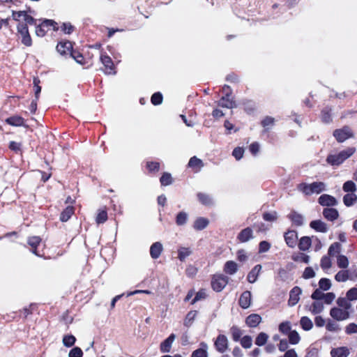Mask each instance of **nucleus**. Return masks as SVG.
<instances>
[{"label":"nucleus","instance_id":"1","mask_svg":"<svg viewBox=\"0 0 357 357\" xmlns=\"http://www.w3.org/2000/svg\"><path fill=\"white\" fill-rule=\"evenodd\" d=\"M355 152V147H347L337 154H329L326 158V162L332 166H339L353 155Z\"/></svg>","mask_w":357,"mask_h":357},{"label":"nucleus","instance_id":"2","mask_svg":"<svg viewBox=\"0 0 357 357\" xmlns=\"http://www.w3.org/2000/svg\"><path fill=\"white\" fill-rule=\"evenodd\" d=\"M298 190L305 195H311L314 193L319 194L326 190V185L321 181H316L310 184L301 183L298 185Z\"/></svg>","mask_w":357,"mask_h":357},{"label":"nucleus","instance_id":"3","mask_svg":"<svg viewBox=\"0 0 357 357\" xmlns=\"http://www.w3.org/2000/svg\"><path fill=\"white\" fill-rule=\"evenodd\" d=\"M59 29V24L53 20L45 19L41 21L39 24L36 26V34L38 37H43L50 30L54 31Z\"/></svg>","mask_w":357,"mask_h":357},{"label":"nucleus","instance_id":"4","mask_svg":"<svg viewBox=\"0 0 357 357\" xmlns=\"http://www.w3.org/2000/svg\"><path fill=\"white\" fill-rule=\"evenodd\" d=\"M27 244L30 247L29 250L33 254L38 257L45 258L43 250H40V247L42 245V238L40 236H29L27 238Z\"/></svg>","mask_w":357,"mask_h":357},{"label":"nucleus","instance_id":"5","mask_svg":"<svg viewBox=\"0 0 357 357\" xmlns=\"http://www.w3.org/2000/svg\"><path fill=\"white\" fill-rule=\"evenodd\" d=\"M228 282L227 276L223 274H215L212 276L211 284L215 291L220 292L226 287Z\"/></svg>","mask_w":357,"mask_h":357},{"label":"nucleus","instance_id":"6","mask_svg":"<svg viewBox=\"0 0 357 357\" xmlns=\"http://www.w3.org/2000/svg\"><path fill=\"white\" fill-rule=\"evenodd\" d=\"M17 33L21 36L22 43L26 47L31 46L32 39L29 31L28 26L20 22L17 25Z\"/></svg>","mask_w":357,"mask_h":357},{"label":"nucleus","instance_id":"7","mask_svg":"<svg viewBox=\"0 0 357 357\" xmlns=\"http://www.w3.org/2000/svg\"><path fill=\"white\" fill-rule=\"evenodd\" d=\"M333 136L338 142H343L353 137L354 133L349 126H345L342 128L335 130L333 131Z\"/></svg>","mask_w":357,"mask_h":357},{"label":"nucleus","instance_id":"8","mask_svg":"<svg viewBox=\"0 0 357 357\" xmlns=\"http://www.w3.org/2000/svg\"><path fill=\"white\" fill-rule=\"evenodd\" d=\"M23 17V20L24 21L23 22V24H26V26H28V24H30V25H35L36 26V25H37L36 19L33 18L31 15H29L27 11H26V10H22H22H20V11L13 10L12 17L15 21L20 22V17Z\"/></svg>","mask_w":357,"mask_h":357},{"label":"nucleus","instance_id":"9","mask_svg":"<svg viewBox=\"0 0 357 357\" xmlns=\"http://www.w3.org/2000/svg\"><path fill=\"white\" fill-rule=\"evenodd\" d=\"M100 61L104 66V72L107 75H115L116 73L114 62L111 57L106 53L101 54Z\"/></svg>","mask_w":357,"mask_h":357},{"label":"nucleus","instance_id":"10","mask_svg":"<svg viewBox=\"0 0 357 357\" xmlns=\"http://www.w3.org/2000/svg\"><path fill=\"white\" fill-rule=\"evenodd\" d=\"M331 317L337 321H344L350 317L349 310L342 309L337 307H333L330 310Z\"/></svg>","mask_w":357,"mask_h":357},{"label":"nucleus","instance_id":"11","mask_svg":"<svg viewBox=\"0 0 357 357\" xmlns=\"http://www.w3.org/2000/svg\"><path fill=\"white\" fill-rule=\"evenodd\" d=\"M56 49L61 56H70L74 50L73 43L67 40H61L58 43Z\"/></svg>","mask_w":357,"mask_h":357},{"label":"nucleus","instance_id":"12","mask_svg":"<svg viewBox=\"0 0 357 357\" xmlns=\"http://www.w3.org/2000/svg\"><path fill=\"white\" fill-rule=\"evenodd\" d=\"M214 346L218 352L224 353L228 349V340L226 335H218L214 342Z\"/></svg>","mask_w":357,"mask_h":357},{"label":"nucleus","instance_id":"13","mask_svg":"<svg viewBox=\"0 0 357 357\" xmlns=\"http://www.w3.org/2000/svg\"><path fill=\"white\" fill-rule=\"evenodd\" d=\"M284 238L286 244L291 248H294L298 241V234L295 230H287L284 234Z\"/></svg>","mask_w":357,"mask_h":357},{"label":"nucleus","instance_id":"14","mask_svg":"<svg viewBox=\"0 0 357 357\" xmlns=\"http://www.w3.org/2000/svg\"><path fill=\"white\" fill-rule=\"evenodd\" d=\"M318 202L323 206L332 207L337 204V199L332 195L324 194L318 199Z\"/></svg>","mask_w":357,"mask_h":357},{"label":"nucleus","instance_id":"15","mask_svg":"<svg viewBox=\"0 0 357 357\" xmlns=\"http://www.w3.org/2000/svg\"><path fill=\"white\" fill-rule=\"evenodd\" d=\"M302 293L301 289L296 286L291 289L289 292V298L288 300V305L289 306H294L300 300V295Z\"/></svg>","mask_w":357,"mask_h":357},{"label":"nucleus","instance_id":"16","mask_svg":"<svg viewBox=\"0 0 357 357\" xmlns=\"http://www.w3.org/2000/svg\"><path fill=\"white\" fill-rule=\"evenodd\" d=\"M253 238L252 229L248 227L238 233L236 238L240 243H246Z\"/></svg>","mask_w":357,"mask_h":357},{"label":"nucleus","instance_id":"17","mask_svg":"<svg viewBox=\"0 0 357 357\" xmlns=\"http://www.w3.org/2000/svg\"><path fill=\"white\" fill-rule=\"evenodd\" d=\"M238 304L243 309H247L251 304V292L250 291H243L240 296Z\"/></svg>","mask_w":357,"mask_h":357},{"label":"nucleus","instance_id":"18","mask_svg":"<svg viewBox=\"0 0 357 357\" xmlns=\"http://www.w3.org/2000/svg\"><path fill=\"white\" fill-rule=\"evenodd\" d=\"M5 122L12 126H25V120L23 117L18 115H13L6 119ZM27 127V126H26Z\"/></svg>","mask_w":357,"mask_h":357},{"label":"nucleus","instance_id":"19","mask_svg":"<svg viewBox=\"0 0 357 357\" xmlns=\"http://www.w3.org/2000/svg\"><path fill=\"white\" fill-rule=\"evenodd\" d=\"M287 218L292 222V224L296 227H300L303 224V215L296 211H291L287 215Z\"/></svg>","mask_w":357,"mask_h":357},{"label":"nucleus","instance_id":"20","mask_svg":"<svg viewBox=\"0 0 357 357\" xmlns=\"http://www.w3.org/2000/svg\"><path fill=\"white\" fill-rule=\"evenodd\" d=\"M35 312H38V305L36 303H31L28 307L20 310L19 313L20 317L23 319H26L29 315L33 314Z\"/></svg>","mask_w":357,"mask_h":357},{"label":"nucleus","instance_id":"21","mask_svg":"<svg viewBox=\"0 0 357 357\" xmlns=\"http://www.w3.org/2000/svg\"><path fill=\"white\" fill-rule=\"evenodd\" d=\"M75 208L73 206H66L60 213L59 220L62 222H66L70 220L75 213Z\"/></svg>","mask_w":357,"mask_h":357},{"label":"nucleus","instance_id":"22","mask_svg":"<svg viewBox=\"0 0 357 357\" xmlns=\"http://www.w3.org/2000/svg\"><path fill=\"white\" fill-rule=\"evenodd\" d=\"M176 335L172 333L167 339L161 342L160 349L162 353L169 352L172 348V344L175 340Z\"/></svg>","mask_w":357,"mask_h":357},{"label":"nucleus","instance_id":"23","mask_svg":"<svg viewBox=\"0 0 357 357\" xmlns=\"http://www.w3.org/2000/svg\"><path fill=\"white\" fill-rule=\"evenodd\" d=\"M310 227L318 232L326 233L328 231L327 225L320 220H312L310 223Z\"/></svg>","mask_w":357,"mask_h":357},{"label":"nucleus","instance_id":"24","mask_svg":"<svg viewBox=\"0 0 357 357\" xmlns=\"http://www.w3.org/2000/svg\"><path fill=\"white\" fill-rule=\"evenodd\" d=\"M261 321V317L258 314H251L245 319V324L250 328L257 327Z\"/></svg>","mask_w":357,"mask_h":357},{"label":"nucleus","instance_id":"25","mask_svg":"<svg viewBox=\"0 0 357 357\" xmlns=\"http://www.w3.org/2000/svg\"><path fill=\"white\" fill-rule=\"evenodd\" d=\"M333 109L330 106L324 107L321 111V119L324 123H330L333 121L332 118Z\"/></svg>","mask_w":357,"mask_h":357},{"label":"nucleus","instance_id":"26","mask_svg":"<svg viewBox=\"0 0 357 357\" xmlns=\"http://www.w3.org/2000/svg\"><path fill=\"white\" fill-rule=\"evenodd\" d=\"M162 250L163 247L162 243L160 242H155L151 245L150 255L153 259H156L159 258Z\"/></svg>","mask_w":357,"mask_h":357},{"label":"nucleus","instance_id":"27","mask_svg":"<svg viewBox=\"0 0 357 357\" xmlns=\"http://www.w3.org/2000/svg\"><path fill=\"white\" fill-rule=\"evenodd\" d=\"M323 215L326 220L334 221L338 218L339 213L334 208H325L323 210Z\"/></svg>","mask_w":357,"mask_h":357},{"label":"nucleus","instance_id":"28","mask_svg":"<svg viewBox=\"0 0 357 357\" xmlns=\"http://www.w3.org/2000/svg\"><path fill=\"white\" fill-rule=\"evenodd\" d=\"M188 167L192 168L195 172H198L204 167L203 161L196 156L192 157L188 164Z\"/></svg>","mask_w":357,"mask_h":357},{"label":"nucleus","instance_id":"29","mask_svg":"<svg viewBox=\"0 0 357 357\" xmlns=\"http://www.w3.org/2000/svg\"><path fill=\"white\" fill-rule=\"evenodd\" d=\"M349 350L347 347L333 348L331 351V357H348Z\"/></svg>","mask_w":357,"mask_h":357},{"label":"nucleus","instance_id":"30","mask_svg":"<svg viewBox=\"0 0 357 357\" xmlns=\"http://www.w3.org/2000/svg\"><path fill=\"white\" fill-rule=\"evenodd\" d=\"M218 106L232 109L236 106V103L231 98V96H223L218 101Z\"/></svg>","mask_w":357,"mask_h":357},{"label":"nucleus","instance_id":"31","mask_svg":"<svg viewBox=\"0 0 357 357\" xmlns=\"http://www.w3.org/2000/svg\"><path fill=\"white\" fill-rule=\"evenodd\" d=\"M108 219L107 207L104 206L98 210L97 215L96 217V222L98 225L105 223Z\"/></svg>","mask_w":357,"mask_h":357},{"label":"nucleus","instance_id":"32","mask_svg":"<svg viewBox=\"0 0 357 357\" xmlns=\"http://www.w3.org/2000/svg\"><path fill=\"white\" fill-rule=\"evenodd\" d=\"M209 224V220L203 217L197 218L193 224V228L197 231H201L205 229Z\"/></svg>","mask_w":357,"mask_h":357},{"label":"nucleus","instance_id":"33","mask_svg":"<svg viewBox=\"0 0 357 357\" xmlns=\"http://www.w3.org/2000/svg\"><path fill=\"white\" fill-rule=\"evenodd\" d=\"M197 197L199 202L206 206H211L213 204L212 197L208 194L198 192L197 194Z\"/></svg>","mask_w":357,"mask_h":357},{"label":"nucleus","instance_id":"34","mask_svg":"<svg viewBox=\"0 0 357 357\" xmlns=\"http://www.w3.org/2000/svg\"><path fill=\"white\" fill-rule=\"evenodd\" d=\"M261 269V266L260 264H257L248 273L247 280L250 283H254L257 280Z\"/></svg>","mask_w":357,"mask_h":357},{"label":"nucleus","instance_id":"35","mask_svg":"<svg viewBox=\"0 0 357 357\" xmlns=\"http://www.w3.org/2000/svg\"><path fill=\"white\" fill-rule=\"evenodd\" d=\"M145 167L149 174H156L160 171V162L157 161H146Z\"/></svg>","mask_w":357,"mask_h":357},{"label":"nucleus","instance_id":"36","mask_svg":"<svg viewBox=\"0 0 357 357\" xmlns=\"http://www.w3.org/2000/svg\"><path fill=\"white\" fill-rule=\"evenodd\" d=\"M72 57L77 63L84 66L87 63V61L82 54L79 50L74 49L73 52H71L70 55L69 56Z\"/></svg>","mask_w":357,"mask_h":357},{"label":"nucleus","instance_id":"37","mask_svg":"<svg viewBox=\"0 0 357 357\" xmlns=\"http://www.w3.org/2000/svg\"><path fill=\"white\" fill-rule=\"evenodd\" d=\"M312 245V240L309 236H303L300 238L298 246L300 250L306 251Z\"/></svg>","mask_w":357,"mask_h":357},{"label":"nucleus","instance_id":"38","mask_svg":"<svg viewBox=\"0 0 357 357\" xmlns=\"http://www.w3.org/2000/svg\"><path fill=\"white\" fill-rule=\"evenodd\" d=\"M342 248V245L339 242H335L332 243L328 250V255L329 257L338 256Z\"/></svg>","mask_w":357,"mask_h":357},{"label":"nucleus","instance_id":"39","mask_svg":"<svg viewBox=\"0 0 357 357\" xmlns=\"http://www.w3.org/2000/svg\"><path fill=\"white\" fill-rule=\"evenodd\" d=\"M237 264L234 261H228L225 263L224 266V271L226 273L229 275H233L237 271Z\"/></svg>","mask_w":357,"mask_h":357},{"label":"nucleus","instance_id":"40","mask_svg":"<svg viewBox=\"0 0 357 357\" xmlns=\"http://www.w3.org/2000/svg\"><path fill=\"white\" fill-rule=\"evenodd\" d=\"M357 201V195L354 193H347L343 197V202L347 207L353 206Z\"/></svg>","mask_w":357,"mask_h":357},{"label":"nucleus","instance_id":"41","mask_svg":"<svg viewBox=\"0 0 357 357\" xmlns=\"http://www.w3.org/2000/svg\"><path fill=\"white\" fill-rule=\"evenodd\" d=\"M291 259L296 262H303L305 264H308L310 261V257L303 252L294 253L292 255Z\"/></svg>","mask_w":357,"mask_h":357},{"label":"nucleus","instance_id":"42","mask_svg":"<svg viewBox=\"0 0 357 357\" xmlns=\"http://www.w3.org/2000/svg\"><path fill=\"white\" fill-rule=\"evenodd\" d=\"M275 124V119L270 116H265L261 121V125L263 128H264V131L268 132L271 127L273 126Z\"/></svg>","mask_w":357,"mask_h":357},{"label":"nucleus","instance_id":"43","mask_svg":"<svg viewBox=\"0 0 357 357\" xmlns=\"http://www.w3.org/2000/svg\"><path fill=\"white\" fill-rule=\"evenodd\" d=\"M200 345L204 348H199L195 350L191 355V357H208L206 351L207 345L204 342H202Z\"/></svg>","mask_w":357,"mask_h":357},{"label":"nucleus","instance_id":"44","mask_svg":"<svg viewBox=\"0 0 357 357\" xmlns=\"http://www.w3.org/2000/svg\"><path fill=\"white\" fill-rule=\"evenodd\" d=\"M338 307L342 309L349 310L351 308V303L347 299V298L339 297L336 301Z\"/></svg>","mask_w":357,"mask_h":357},{"label":"nucleus","instance_id":"45","mask_svg":"<svg viewBox=\"0 0 357 357\" xmlns=\"http://www.w3.org/2000/svg\"><path fill=\"white\" fill-rule=\"evenodd\" d=\"M300 324L301 328L306 331H310L313 327V324L311 319L305 316L301 318Z\"/></svg>","mask_w":357,"mask_h":357},{"label":"nucleus","instance_id":"46","mask_svg":"<svg viewBox=\"0 0 357 357\" xmlns=\"http://www.w3.org/2000/svg\"><path fill=\"white\" fill-rule=\"evenodd\" d=\"M192 251L189 248L181 247L178 250V259L181 261H184L185 258L190 256Z\"/></svg>","mask_w":357,"mask_h":357},{"label":"nucleus","instance_id":"47","mask_svg":"<svg viewBox=\"0 0 357 357\" xmlns=\"http://www.w3.org/2000/svg\"><path fill=\"white\" fill-rule=\"evenodd\" d=\"M197 313L198 312L197 310H191L188 312L184 320V325L187 327L190 326L196 318Z\"/></svg>","mask_w":357,"mask_h":357},{"label":"nucleus","instance_id":"48","mask_svg":"<svg viewBox=\"0 0 357 357\" xmlns=\"http://www.w3.org/2000/svg\"><path fill=\"white\" fill-rule=\"evenodd\" d=\"M160 182L161 185L167 186L173 183V178L170 173L164 172L160 178Z\"/></svg>","mask_w":357,"mask_h":357},{"label":"nucleus","instance_id":"49","mask_svg":"<svg viewBox=\"0 0 357 357\" xmlns=\"http://www.w3.org/2000/svg\"><path fill=\"white\" fill-rule=\"evenodd\" d=\"M8 149L16 154L22 153V144L21 142L10 141L8 144Z\"/></svg>","mask_w":357,"mask_h":357},{"label":"nucleus","instance_id":"50","mask_svg":"<svg viewBox=\"0 0 357 357\" xmlns=\"http://www.w3.org/2000/svg\"><path fill=\"white\" fill-rule=\"evenodd\" d=\"M243 109L248 114H251L255 110V103L252 100H245L243 102Z\"/></svg>","mask_w":357,"mask_h":357},{"label":"nucleus","instance_id":"51","mask_svg":"<svg viewBox=\"0 0 357 357\" xmlns=\"http://www.w3.org/2000/svg\"><path fill=\"white\" fill-rule=\"evenodd\" d=\"M230 332L232 339L234 342L240 340L241 336L243 334L242 331L236 326H233L230 328Z\"/></svg>","mask_w":357,"mask_h":357},{"label":"nucleus","instance_id":"52","mask_svg":"<svg viewBox=\"0 0 357 357\" xmlns=\"http://www.w3.org/2000/svg\"><path fill=\"white\" fill-rule=\"evenodd\" d=\"M268 339V335L264 332H261L255 338V344L259 347L264 346L267 342Z\"/></svg>","mask_w":357,"mask_h":357},{"label":"nucleus","instance_id":"53","mask_svg":"<svg viewBox=\"0 0 357 357\" xmlns=\"http://www.w3.org/2000/svg\"><path fill=\"white\" fill-rule=\"evenodd\" d=\"M324 310V305L322 303L319 301H314L312 303L310 307V311L313 314H317L321 313Z\"/></svg>","mask_w":357,"mask_h":357},{"label":"nucleus","instance_id":"54","mask_svg":"<svg viewBox=\"0 0 357 357\" xmlns=\"http://www.w3.org/2000/svg\"><path fill=\"white\" fill-rule=\"evenodd\" d=\"M289 342L291 344H296L301 340V337L296 331H291L288 334Z\"/></svg>","mask_w":357,"mask_h":357},{"label":"nucleus","instance_id":"55","mask_svg":"<svg viewBox=\"0 0 357 357\" xmlns=\"http://www.w3.org/2000/svg\"><path fill=\"white\" fill-rule=\"evenodd\" d=\"M342 190L345 192L354 193V192L356 190V186L354 181H347L343 184Z\"/></svg>","mask_w":357,"mask_h":357},{"label":"nucleus","instance_id":"56","mask_svg":"<svg viewBox=\"0 0 357 357\" xmlns=\"http://www.w3.org/2000/svg\"><path fill=\"white\" fill-rule=\"evenodd\" d=\"M188 215L184 211L179 212L176 217V224L178 226L183 225L186 223Z\"/></svg>","mask_w":357,"mask_h":357},{"label":"nucleus","instance_id":"57","mask_svg":"<svg viewBox=\"0 0 357 357\" xmlns=\"http://www.w3.org/2000/svg\"><path fill=\"white\" fill-rule=\"evenodd\" d=\"M76 342V338L73 335H66L63 337V344L66 347H73Z\"/></svg>","mask_w":357,"mask_h":357},{"label":"nucleus","instance_id":"58","mask_svg":"<svg viewBox=\"0 0 357 357\" xmlns=\"http://www.w3.org/2000/svg\"><path fill=\"white\" fill-rule=\"evenodd\" d=\"M33 91H34V93H35V98L39 99L40 93L41 92V86H40V79L38 77H33Z\"/></svg>","mask_w":357,"mask_h":357},{"label":"nucleus","instance_id":"59","mask_svg":"<svg viewBox=\"0 0 357 357\" xmlns=\"http://www.w3.org/2000/svg\"><path fill=\"white\" fill-rule=\"evenodd\" d=\"M162 101L163 96L160 92H155L151 97V102L153 105H159Z\"/></svg>","mask_w":357,"mask_h":357},{"label":"nucleus","instance_id":"60","mask_svg":"<svg viewBox=\"0 0 357 357\" xmlns=\"http://www.w3.org/2000/svg\"><path fill=\"white\" fill-rule=\"evenodd\" d=\"M319 289L323 291H327L331 287V280L328 278H323L319 281Z\"/></svg>","mask_w":357,"mask_h":357},{"label":"nucleus","instance_id":"61","mask_svg":"<svg viewBox=\"0 0 357 357\" xmlns=\"http://www.w3.org/2000/svg\"><path fill=\"white\" fill-rule=\"evenodd\" d=\"M337 264L339 268H346L349 265L348 258L344 255H339L337 259Z\"/></svg>","mask_w":357,"mask_h":357},{"label":"nucleus","instance_id":"62","mask_svg":"<svg viewBox=\"0 0 357 357\" xmlns=\"http://www.w3.org/2000/svg\"><path fill=\"white\" fill-rule=\"evenodd\" d=\"M320 266L323 270H326L331 267L332 263L329 255H324L321 257Z\"/></svg>","mask_w":357,"mask_h":357},{"label":"nucleus","instance_id":"63","mask_svg":"<svg viewBox=\"0 0 357 357\" xmlns=\"http://www.w3.org/2000/svg\"><path fill=\"white\" fill-rule=\"evenodd\" d=\"M335 279L337 282H345L349 279L348 271H340L335 275Z\"/></svg>","mask_w":357,"mask_h":357},{"label":"nucleus","instance_id":"64","mask_svg":"<svg viewBox=\"0 0 357 357\" xmlns=\"http://www.w3.org/2000/svg\"><path fill=\"white\" fill-rule=\"evenodd\" d=\"M346 296L349 301L357 300V287H352L349 289Z\"/></svg>","mask_w":357,"mask_h":357}]
</instances>
